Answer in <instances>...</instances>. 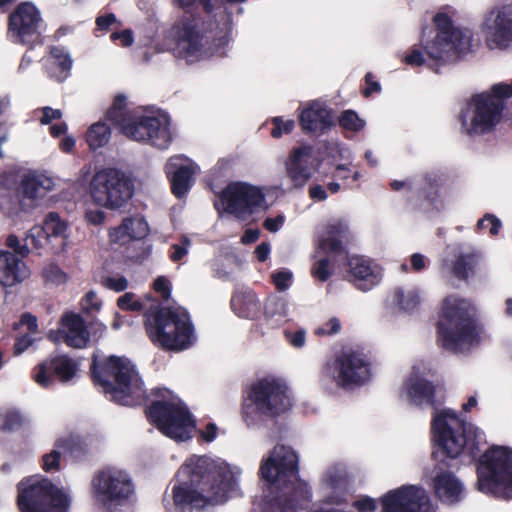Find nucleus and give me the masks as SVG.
<instances>
[{
  "mask_svg": "<svg viewBox=\"0 0 512 512\" xmlns=\"http://www.w3.org/2000/svg\"><path fill=\"white\" fill-rule=\"evenodd\" d=\"M176 477L171 489L175 512H204L224 503V460L191 455Z\"/></svg>",
  "mask_w": 512,
  "mask_h": 512,
  "instance_id": "obj_1",
  "label": "nucleus"
},
{
  "mask_svg": "<svg viewBox=\"0 0 512 512\" xmlns=\"http://www.w3.org/2000/svg\"><path fill=\"white\" fill-rule=\"evenodd\" d=\"M93 384L105 397L122 406H137L147 400L144 382L136 366L126 357L93 355L89 368Z\"/></svg>",
  "mask_w": 512,
  "mask_h": 512,
  "instance_id": "obj_2",
  "label": "nucleus"
},
{
  "mask_svg": "<svg viewBox=\"0 0 512 512\" xmlns=\"http://www.w3.org/2000/svg\"><path fill=\"white\" fill-rule=\"evenodd\" d=\"M433 21L437 34L431 41L424 44L427 58L418 49H413L404 58L410 66L427 65L436 73L443 65L455 61L461 54L469 51L471 47L472 32L467 28L456 27L445 12H438Z\"/></svg>",
  "mask_w": 512,
  "mask_h": 512,
  "instance_id": "obj_3",
  "label": "nucleus"
},
{
  "mask_svg": "<svg viewBox=\"0 0 512 512\" xmlns=\"http://www.w3.org/2000/svg\"><path fill=\"white\" fill-rule=\"evenodd\" d=\"M106 119L127 138L167 149L172 142L166 118L127 108V97L117 94L106 111Z\"/></svg>",
  "mask_w": 512,
  "mask_h": 512,
  "instance_id": "obj_4",
  "label": "nucleus"
},
{
  "mask_svg": "<svg viewBox=\"0 0 512 512\" xmlns=\"http://www.w3.org/2000/svg\"><path fill=\"white\" fill-rule=\"evenodd\" d=\"M149 339L166 351H184L197 341L189 313L183 308L152 306L144 314Z\"/></svg>",
  "mask_w": 512,
  "mask_h": 512,
  "instance_id": "obj_5",
  "label": "nucleus"
},
{
  "mask_svg": "<svg viewBox=\"0 0 512 512\" xmlns=\"http://www.w3.org/2000/svg\"><path fill=\"white\" fill-rule=\"evenodd\" d=\"M151 395L156 399L144 409L149 423L173 440L182 442L191 439L196 431V419L188 406L179 398L173 397L166 388H154Z\"/></svg>",
  "mask_w": 512,
  "mask_h": 512,
  "instance_id": "obj_6",
  "label": "nucleus"
},
{
  "mask_svg": "<svg viewBox=\"0 0 512 512\" xmlns=\"http://www.w3.org/2000/svg\"><path fill=\"white\" fill-rule=\"evenodd\" d=\"M475 307L457 295L446 297L439 321V341L453 352H464L476 340Z\"/></svg>",
  "mask_w": 512,
  "mask_h": 512,
  "instance_id": "obj_7",
  "label": "nucleus"
},
{
  "mask_svg": "<svg viewBox=\"0 0 512 512\" xmlns=\"http://www.w3.org/2000/svg\"><path fill=\"white\" fill-rule=\"evenodd\" d=\"M434 440L450 458H456L466 449L474 454L476 440L480 432L473 424L450 409L436 410L431 421Z\"/></svg>",
  "mask_w": 512,
  "mask_h": 512,
  "instance_id": "obj_8",
  "label": "nucleus"
},
{
  "mask_svg": "<svg viewBox=\"0 0 512 512\" xmlns=\"http://www.w3.org/2000/svg\"><path fill=\"white\" fill-rule=\"evenodd\" d=\"M185 10L184 14L173 24L172 35L176 43L178 57L187 61L198 59L205 43L208 42L205 22L200 15L191 13L189 8L195 4L203 7L207 14L214 11L212 0H175Z\"/></svg>",
  "mask_w": 512,
  "mask_h": 512,
  "instance_id": "obj_9",
  "label": "nucleus"
},
{
  "mask_svg": "<svg viewBox=\"0 0 512 512\" xmlns=\"http://www.w3.org/2000/svg\"><path fill=\"white\" fill-rule=\"evenodd\" d=\"M291 397L280 380H262L252 386L243 406V418L250 427L262 425L267 418L290 409Z\"/></svg>",
  "mask_w": 512,
  "mask_h": 512,
  "instance_id": "obj_10",
  "label": "nucleus"
},
{
  "mask_svg": "<svg viewBox=\"0 0 512 512\" xmlns=\"http://www.w3.org/2000/svg\"><path fill=\"white\" fill-rule=\"evenodd\" d=\"M19 512H68L69 496L50 479L24 477L16 485Z\"/></svg>",
  "mask_w": 512,
  "mask_h": 512,
  "instance_id": "obj_11",
  "label": "nucleus"
},
{
  "mask_svg": "<svg viewBox=\"0 0 512 512\" xmlns=\"http://www.w3.org/2000/svg\"><path fill=\"white\" fill-rule=\"evenodd\" d=\"M512 96V83H499L491 88V93L474 96L462 114V128L469 135L490 132L500 121L503 98Z\"/></svg>",
  "mask_w": 512,
  "mask_h": 512,
  "instance_id": "obj_12",
  "label": "nucleus"
},
{
  "mask_svg": "<svg viewBox=\"0 0 512 512\" xmlns=\"http://www.w3.org/2000/svg\"><path fill=\"white\" fill-rule=\"evenodd\" d=\"M478 489L496 497L512 498V450L494 447L481 457Z\"/></svg>",
  "mask_w": 512,
  "mask_h": 512,
  "instance_id": "obj_13",
  "label": "nucleus"
},
{
  "mask_svg": "<svg viewBox=\"0 0 512 512\" xmlns=\"http://www.w3.org/2000/svg\"><path fill=\"white\" fill-rule=\"evenodd\" d=\"M90 490L94 503L99 508L114 512L131 498L134 484L127 472L107 466L94 473Z\"/></svg>",
  "mask_w": 512,
  "mask_h": 512,
  "instance_id": "obj_14",
  "label": "nucleus"
},
{
  "mask_svg": "<svg viewBox=\"0 0 512 512\" xmlns=\"http://www.w3.org/2000/svg\"><path fill=\"white\" fill-rule=\"evenodd\" d=\"M90 194L97 205L107 209H119L132 198L134 181L119 169L103 168L93 175Z\"/></svg>",
  "mask_w": 512,
  "mask_h": 512,
  "instance_id": "obj_15",
  "label": "nucleus"
},
{
  "mask_svg": "<svg viewBox=\"0 0 512 512\" xmlns=\"http://www.w3.org/2000/svg\"><path fill=\"white\" fill-rule=\"evenodd\" d=\"M268 208L263 187L244 181H234L226 185V213L245 220L256 210Z\"/></svg>",
  "mask_w": 512,
  "mask_h": 512,
  "instance_id": "obj_16",
  "label": "nucleus"
},
{
  "mask_svg": "<svg viewBox=\"0 0 512 512\" xmlns=\"http://www.w3.org/2000/svg\"><path fill=\"white\" fill-rule=\"evenodd\" d=\"M367 361L356 353H343L323 369V377L334 381L338 386L360 385L370 378Z\"/></svg>",
  "mask_w": 512,
  "mask_h": 512,
  "instance_id": "obj_17",
  "label": "nucleus"
},
{
  "mask_svg": "<svg viewBox=\"0 0 512 512\" xmlns=\"http://www.w3.org/2000/svg\"><path fill=\"white\" fill-rule=\"evenodd\" d=\"M490 49H506L512 45V7H496L488 11L480 25Z\"/></svg>",
  "mask_w": 512,
  "mask_h": 512,
  "instance_id": "obj_18",
  "label": "nucleus"
},
{
  "mask_svg": "<svg viewBox=\"0 0 512 512\" xmlns=\"http://www.w3.org/2000/svg\"><path fill=\"white\" fill-rule=\"evenodd\" d=\"M382 512H435L424 488L404 485L381 498Z\"/></svg>",
  "mask_w": 512,
  "mask_h": 512,
  "instance_id": "obj_19",
  "label": "nucleus"
},
{
  "mask_svg": "<svg viewBox=\"0 0 512 512\" xmlns=\"http://www.w3.org/2000/svg\"><path fill=\"white\" fill-rule=\"evenodd\" d=\"M79 371V363L68 355H50L37 364L32 372V379L41 387H50L56 380L61 383L71 381Z\"/></svg>",
  "mask_w": 512,
  "mask_h": 512,
  "instance_id": "obj_20",
  "label": "nucleus"
},
{
  "mask_svg": "<svg viewBox=\"0 0 512 512\" xmlns=\"http://www.w3.org/2000/svg\"><path fill=\"white\" fill-rule=\"evenodd\" d=\"M40 12L31 2H21L9 15L8 28L22 44H33L39 36Z\"/></svg>",
  "mask_w": 512,
  "mask_h": 512,
  "instance_id": "obj_21",
  "label": "nucleus"
},
{
  "mask_svg": "<svg viewBox=\"0 0 512 512\" xmlns=\"http://www.w3.org/2000/svg\"><path fill=\"white\" fill-rule=\"evenodd\" d=\"M428 372V368L423 363L412 367L400 392L404 400L416 406L433 402L435 387L427 379Z\"/></svg>",
  "mask_w": 512,
  "mask_h": 512,
  "instance_id": "obj_22",
  "label": "nucleus"
},
{
  "mask_svg": "<svg viewBox=\"0 0 512 512\" xmlns=\"http://www.w3.org/2000/svg\"><path fill=\"white\" fill-rule=\"evenodd\" d=\"M285 172L295 188L303 187L312 177L315 169L314 149L310 145H300L289 153L284 163Z\"/></svg>",
  "mask_w": 512,
  "mask_h": 512,
  "instance_id": "obj_23",
  "label": "nucleus"
},
{
  "mask_svg": "<svg viewBox=\"0 0 512 512\" xmlns=\"http://www.w3.org/2000/svg\"><path fill=\"white\" fill-rule=\"evenodd\" d=\"M347 266L351 281L361 291H370L381 282V267L364 256H350Z\"/></svg>",
  "mask_w": 512,
  "mask_h": 512,
  "instance_id": "obj_24",
  "label": "nucleus"
},
{
  "mask_svg": "<svg viewBox=\"0 0 512 512\" xmlns=\"http://www.w3.org/2000/svg\"><path fill=\"white\" fill-rule=\"evenodd\" d=\"M66 330L50 331L49 339L59 342L62 340L72 348H85L90 341V333L84 319L76 313H66L61 319Z\"/></svg>",
  "mask_w": 512,
  "mask_h": 512,
  "instance_id": "obj_25",
  "label": "nucleus"
},
{
  "mask_svg": "<svg viewBox=\"0 0 512 512\" xmlns=\"http://www.w3.org/2000/svg\"><path fill=\"white\" fill-rule=\"evenodd\" d=\"M320 489L325 502L329 504L343 502L348 491V477L345 467L341 464L328 467L322 475Z\"/></svg>",
  "mask_w": 512,
  "mask_h": 512,
  "instance_id": "obj_26",
  "label": "nucleus"
},
{
  "mask_svg": "<svg viewBox=\"0 0 512 512\" xmlns=\"http://www.w3.org/2000/svg\"><path fill=\"white\" fill-rule=\"evenodd\" d=\"M299 121L303 130L314 134H322L334 123L331 111L320 101L310 102L301 111Z\"/></svg>",
  "mask_w": 512,
  "mask_h": 512,
  "instance_id": "obj_27",
  "label": "nucleus"
},
{
  "mask_svg": "<svg viewBox=\"0 0 512 512\" xmlns=\"http://www.w3.org/2000/svg\"><path fill=\"white\" fill-rule=\"evenodd\" d=\"M30 275L26 263L15 254L0 250V286L13 287L22 283Z\"/></svg>",
  "mask_w": 512,
  "mask_h": 512,
  "instance_id": "obj_28",
  "label": "nucleus"
},
{
  "mask_svg": "<svg viewBox=\"0 0 512 512\" xmlns=\"http://www.w3.org/2000/svg\"><path fill=\"white\" fill-rule=\"evenodd\" d=\"M431 485L436 497L443 503L454 504L464 497L462 482L449 471L436 472Z\"/></svg>",
  "mask_w": 512,
  "mask_h": 512,
  "instance_id": "obj_29",
  "label": "nucleus"
},
{
  "mask_svg": "<svg viewBox=\"0 0 512 512\" xmlns=\"http://www.w3.org/2000/svg\"><path fill=\"white\" fill-rule=\"evenodd\" d=\"M194 168L191 164H177L170 161L166 167V174L170 181L172 194L181 199L193 185Z\"/></svg>",
  "mask_w": 512,
  "mask_h": 512,
  "instance_id": "obj_30",
  "label": "nucleus"
},
{
  "mask_svg": "<svg viewBox=\"0 0 512 512\" xmlns=\"http://www.w3.org/2000/svg\"><path fill=\"white\" fill-rule=\"evenodd\" d=\"M481 258L480 251L471 247H459L450 271L456 279L467 281L474 274Z\"/></svg>",
  "mask_w": 512,
  "mask_h": 512,
  "instance_id": "obj_31",
  "label": "nucleus"
},
{
  "mask_svg": "<svg viewBox=\"0 0 512 512\" xmlns=\"http://www.w3.org/2000/svg\"><path fill=\"white\" fill-rule=\"evenodd\" d=\"M348 233L347 225L342 221H335L326 226L319 240V249L327 253L339 254L343 252V242Z\"/></svg>",
  "mask_w": 512,
  "mask_h": 512,
  "instance_id": "obj_32",
  "label": "nucleus"
},
{
  "mask_svg": "<svg viewBox=\"0 0 512 512\" xmlns=\"http://www.w3.org/2000/svg\"><path fill=\"white\" fill-rule=\"evenodd\" d=\"M50 76L58 82L65 81L71 74L73 60L62 46H51L49 52Z\"/></svg>",
  "mask_w": 512,
  "mask_h": 512,
  "instance_id": "obj_33",
  "label": "nucleus"
},
{
  "mask_svg": "<svg viewBox=\"0 0 512 512\" xmlns=\"http://www.w3.org/2000/svg\"><path fill=\"white\" fill-rule=\"evenodd\" d=\"M231 309L242 318L253 319L260 311V302L252 291H240L231 298Z\"/></svg>",
  "mask_w": 512,
  "mask_h": 512,
  "instance_id": "obj_34",
  "label": "nucleus"
},
{
  "mask_svg": "<svg viewBox=\"0 0 512 512\" xmlns=\"http://www.w3.org/2000/svg\"><path fill=\"white\" fill-rule=\"evenodd\" d=\"M149 233V226L146 220L140 216L127 217L123 219L120 226L114 229V236L120 240L125 236L132 240L144 239Z\"/></svg>",
  "mask_w": 512,
  "mask_h": 512,
  "instance_id": "obj_35",
  "label": "nucleus"
},
{
  "mask_svg": "<svg viewBox=\"0 0 512 512\" xmlns=\"http://www.w3.org/2000/svg\"><path fill=\"white\" fill-rule=\"evenodd\" d=\"M206 187L214 194V207L220 217L224 215V180L222 177V160L219 159L217 166L210 170L204 179Z\"/></svg>",
  "mask_w": 512,
  "mask_h": 512,
  "instance_id": "obj_36",
  "label": "nucleus"
},
{
  "mask_svg": "<svg viewBox=\"0 0 512 512\" xmlns=\"http://www.w3.org/2000/svg\"><path fill=\"white\" fill-rule=\"evenodd\" d=\"M67 228L66 222L61 220L58 213L50 212L45 217L42 227L37 229V232L38 234H43L46 241L51 237L61 238V244L64 245Z\"/></svg>",
  "mask_w": 512,
  "mask_h": 512,
  "instance_id": "obj_37",
  "label": "nucleus"
},
{
  "mask_svg": "<svg viewBox=\"0 0 512 512\" xmlns=\"http://www.w3.org/2000/svg\"><path fill=\"white\" fill-rule=\"evenodd\" d=\"M54 446L69 454L75 460H82L89 453L87 443L79 437L59 438L55 441Z\"/></svg>",
  "mask_w": 512,
  "mask_h": 512,
  "instance_id": "obj_38",
  "label": "nucleus"
},
{
  "mask_svg": "<svg viewBox=\"0 0 512 512\" xmlns=\"http://www.w3.org/2000/svg\"><path fill=\"white\" fill-rule=\"evenodd\" d=\"M420 303V292L417 288H397L392 295V304L403 311H412Z\"/></svg>",
  "mask_w": 512,
  "mask_h": 512,
  "instance_id": "obj_39",
  "label": "nucleus"
},
{
  "mask_svg": "<svg viewBox=\"0 0 512 512\" xmlns=\"http://www.w3.org/2000/svg\"><path fill=\"white\" fill-rule=\"evenodd\" d=\"M111 136L110 127L104 122H97L89 127L86 132V142L93 151L105 146Z\"/></svg>",
  "mask_w": 512,
  "mask_h": 512,
  "instance_id": "obj_40",
  "label": "nucleus"
},
{
  "mask_svg": "<svg viewBox=\"0 0 512 512\" xmlns=\"http://www.w3.org/2000/svg\"><path fill=\"white\" fill-rule=\"evenodd\" d=\"M265 314L277 324L284 322L289 316V302L284 298H271L266 303Z\"/></svg>",
  "mask_w": 512,
  "mask_h": 512,
  "instance_id": "obj_41",
  "label": "nucleus"
},
{
  "mask_svg": "<svg viewBox=\"0 0 512 512\" xmlns=\"http://www.w3.org/2000/svg\"><path fill=\"white\" fill-rule=\"evenodd\" d=\"M50 183L49 179H44L41 175L25 176L21 182L22 193L25 198L37 199L40 195V190H48L50 186H44V182Z\"/></svg>",
  "mask_w": 512,
  "mask_h": 512,
  "instance_id": "obj_42",
  "label": "nucleus"
},
{
  "mask_svg": "<svg viewBox=\"0 0 512 512\" xmlns=\"http://www.w3.org/2000/svg\"><path fill=\"white\" fill-rule=\"evenodd\" d=\"M41 275L46 284L61 285L68 279L67 274L54 263L46 265L42 269Z\"/></svg>",
  "mask_w": 512,
  "mask_h": 512,
  "instance_id": "obj_43",
  "label": "nucleus"
},
{
  "mask_svg": "<svg viewBox=\"0 0 512 512\" xmlns=\"http://www.w3.org/2000/svg\"><path fill=\"white\" fill-rule=\"evenodd\" d=\"M241 470L236 466L226 465V498L237 497L241 494L239 477Z\"/></svg>",
  "mask_w": 512,
  "mask_h": 512,
  "instance_id": "obj_44",
  "label": "nucleus"
},
{
  "mask_svg": "<svg viewBox=\"0 0 512 512\" xmlns=\"http://www.w3.org/2000/svg\"><path fill=\"white\" fill-rule=\"evenodd\" d=\"M62 452L63 451L61 449H57L54 446L53 450H51L49 453L44 454L42 456L41 463L42 469L47 473L59 471Z\"/></svg>",
  "mask_w": 512,
  "mask_h": 512,
  "instance_id": "obj_45",
  "label": "nucleus"
},
{
  "mask_svg": "<svg viewBox=\"0 0 512 512\" xmlns=\"http://www.w3.org/2000/svg\"><path fill=\"white\" fill-rule=\"evenodd\" d=\"M117 306L122 311L140 312L144 309V304L135 298L132 292H126L117 299Z\"/></svg>",
  "mask_w": 512,
  "mask_h": 512,
  "instance_id": "obj_46",
  "label": "nucleus"
},
{
  "mask_svg": "<svg viewBox=\"0 0 512 512\" xmlns=\"http://www.w3.org/2000/svg\"><path fill=\"white\" fill-rule=\"evenodd\" d=\"M24 423L22 415L17 411H8L3 416L0 429L7 432L19 430Z\"/></svg>",
  "mask_w": 512,
  "mask_h": 512,
  "instance_id": "obj_47",
  "label": "nucleus"
},
{
  "mask_svg": "<svg viewBox=\"0 0 512 512\" xmlns=\"http://www.w3.org/2000/svg\"><path fill=\"white\" fill-rule=\"evenodd\" d=\"M340 125L351 131H359L361 130L365 122L358 117V115L353 111H344L339 118Z\"/></svg>",
  "mask_w": 512,
  "mask_h": 512,
  "instance_id": "obj_48",
  "label": "nucleus"
},
{
  "mask_svg": "<svg viewBox=\"0 0 512 512\" xmlns=\"http://www.w3.org/2000/svg\"><path fill=\"white\" fill-rule=\"evenodd\" d=\"M5 245L12 249V253L20 259L28 257L30 253L29 244H21L19 238L15 234H9L5 240Z\"/></svg>",
  "mask_w": 512,
  "mask_h": 512,
  "instance_id": "obj_49",
  "label": "nucleus"
},
{
  "mask_svg": "<svg viewBox=\"0 0 512 512\" xmlns=\"http://www.w3.org/2000/svg\"><path fill=\"white\" fill-rule=\"evenodd\" d=\"M273 129L271 135L274 138H280L284 134L292 132L295 126V122L291 119L283 120L281 117H275L272 119Z\"/></svg>",
  "mask_w": 512,
  "mask_h": 512,
  "instance_id": "obj_50",
  "label": "nucleus"
},
{
  "mask_svg": "<svg viewBox=\"0 0 512 512\" xmlns=\"http://www.w3.org/2000/svg\"><path fill=\"white\" fill-rule=\"evenodd\" d=\"M272 282L279 291L287 290L292 282L293 274L291 271L282 269L271 274Z\"/></svg>",
  "mask_w": 512,
  "mask_h": 512,
  "instance_id": "obj_51",
  "label": "nucleus"
},
{
  "mask_svg": "<svg viewBox=\"0 0 512 512\" xmlns=\"http://www.w3.org/2000/svg\"><path fill=\"white\" fill-rule=\"evenodd\" d=\"M191 242L186 236L181 237V242L170 247L169 258L172 262L181 261L188 253Z\"/></svg>",
  "mask_w": 512,
  "mask_h": 512,
  "instance_id": "obj_52",
  "label": "nucleus"
},
{
  "mask_svg": "<svg viewBox=\"0 0 512 512\" xmlns=\"http://www.w3.org/2000/svg\"><path fill=\"white\" fill-rule=\"evenodd\" d=\"M479 230H488L491 235H496L501 227L500 220L494 215L487 214L478 221Z\"/></svg>",
  "mask_w": 512,
  "mask_h": 512,
  "instance_id": "obj_53",
  "label": "nucleus"
},
{
  "mask_svg": "<svg viewBox=\"0 0 512 512\" xmlns=\"http://www.w3.org/2000/svg\"><path fill=\"white\" fill-rule=\"evenodd\" d=\"M153 289L156 293L160 294L165 301L171 297V282L165 276H159L155 279Z\"/></svg>",
  "mask_w": 512,
  "mask_h": 512,
  "instance_id": "obj_54",
  "label": "nucleus"
},
{
  "mask_svg": "<svg viewBox=\"0 0 512 512\" xmlns=\"http://www.w3.org/2000/svg\"><path fill=\"white\" fill-rule=\"evenodd\" d=\"M103 285L115 292H122L128 288V280L124 276L106 277L103 280Z\"/></svg>",
  "mask_w": 512,
  "mask_h": 512,
  "instance_id": "obj_55",
  "label": "nucleus"
},
{
  "mask_svg": "<svg viewBox=\"0 0 512 512\" xmlns=\"http://www.w3.org/2000/svg\"><path fill=\"white\" fill-rule=\"evenodd\" d=\"M340 329H341V323H340L339 319L333 317V318H330L321 327H318L315 330V333L319 336L333 335V334H337L340 331Z\"/></svg>",
  "mask_w": 512,
  "mask_h": 512,
  "instance_id": "obj_56",
  "label": "nucleus"
},
{
  "mask_svg": "<svg viewBox=\"0 0 512 512\" xmlns=\"http://www.w3.org/2000/svg\"><path fill=\"white\" fill-rule=\"evenodd\" d=\"M285 338L291 346L299 349L304 347L306 343V331L303 329L294 332L287 331L285 332Z\"/></svg>",
  "mask_w": 512,
  "mask_h": 512,
  "instance_id": "obj_57",
  "label": "nucleus"
},
{
  "mask_svg": "<svg viewBox=\"0 0 512 512\" xmlns=\"http://www.w3.org/2000/svg\"><path fill=\"white\" fill-rule=\"evenodd\" d=\"M352 506L359 512H373L377 508V502L371 497L362 496L355 500Z\"/></svg>",
  "mask_w": 512,
  "mask_h": 512,
  "instance_id": "obj_58",
  "label": "nucleus"
},
{
  "mask_svg": "<svg viewBox=\"0 0 512 512\" xmlns=\"http://www.w3.org/2000/svg\"><path fill=\"white\" fill-rule=\"evenodd\" d=\"M41 112L40 123L42 125H49L53 120H59L62 117V111L60 109H53L49 106L43 107Z\"/></svg>",
  "mask_w": 512,
  "mask_h": 512,
  "instance_id": "obj_59",
  "label": "nucleus"
},
{
  "mask_svg": "<svg viewBox=\"0 0 512 512\" xmlns=\"http://www.w3.org/2000/svg\"><path fill=\"white\" fill-rule=\"evenodd\" d=\"M313 275L321 281H326L330 276L329 260L320 259L313 268Z\"/></svg>",
  "mask_w": 512,
  "mask_h": 512,
  "instance_id": "obj_60",
  "label": "nucleus"
},
{
  "mask_svg": "<svg viewBox=\"0 0 512 512\" xmlns=\"http://www.w3.org/2000/svg\"><path fill=\"white\" fill-rule=\"evenodd\" d=\"M112 41L120 40L123 47H129L134 42L133 32L131 29L113 32L110 36Z\"/></svg>",
  "mask_w": 512,
  "mask_h": 512,
  "instance_id": "obj_61",
  "label": "nucleus"
},
{
  "mask_svg": "<svg viewBox=\"0 0 512 512\" xmlns=\"http://www.w3.org/2000/svg\"><path fill=\"white\" fill-rule=\"evenodd\" d=\"M32 343H33V339L28 334L16 338L14 346H13L14 355L18 356V355L22 354L25 350H27L32 345Z\"/></svg>",
  "mask_w": 512,
  "mask_h": 512,
  "instance_id": "obj_62",
  "label": "nucleus"
},
{
  "mask_svg": "<svg viewBox=\"0 0 512 512\" xmlns=\"http://www.w3.org/2000/svg\"><path fill=\"white\" fill-rule=\"evenodd\" d=\"M285 217L277 215L276 217H268L264 220L263 226L270 232L276 233L284 224Z\"/></svg>",
  "mask_w": 512,
  "mask_h": 512,
  "instance_id": "obj_63",
  "label": "nucleus"
},
{
  "mask_svg": "<svg viewBox=\"0 0 512 512\" xmlns=\"http://www.w3.org/2000/svg\"><path fill=\"white\" fill-rule=\"evenodd\" d=\"M309 197L317 202L325 201L328 198V193L322 185L314 184L309 187Z\"/></svg>",
  "mask_w": 512,
  "mask_h": 512,
  "instance_id": "obj_64",
  "label": "nucleus"
}]
</instances>
